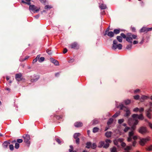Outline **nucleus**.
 Masks as SVG:
<instances>
[{
    "label": "nucleus",
    "instance_id": "nucleus-1",
    "mask_svg": "<svg viewBox=\"0 0 152 152\" xmlns=\"http://www.w3.org/2000/svg\"><path fill=\"white\" fill-rule=\"evenodd\" d=\"M134 132L133 131L130 132L129 133L128 137L127 139V141L128 142H131L132 141V139L134 140L132 142V145H130L129 146H127L124 148L125 151H129L131 150L132 146L135 147L136 144V140L137 139V136L134 135Z\"/></svg>",
    "mask_w": 152,
    "mask_h": 152
},
{
    "label": "nucleus",
    "instance_id": "nucleus-2",
    "mask_svg": "<svg viewBox=\"0 0 152 152\" xmlns=\"http://www.w3.org/2000/svg\"><path fill=\"white\" fill-rule=\"evenodd\" d=\"M118 108H120L121 110H123L126 112L124 116L127 118L131 114V112L129 109L127 107L124 105L122 103L120 104L117 107Z\"/></svg>",
    "mask_w": 152,
    "mask_h": 152
},
{
    "label": "nucleus",
    "instance_id": "nucleus-3",
    "mask_svg": "<svg viewBox=\"0 0 152 152\" xmlns=\"http://www.w3.org/2000/svg\"><path fill=\"white\" fill-rule=\"evenodd\" d=\"M117 44L118 42L116 40H114L113 41V46L112 47L113 49L115 50L118 48L119 50H121L122 49V45L121 44Z\"/></svg>",
    "mask_w": 152,
    "mask_h": 152
},
{
    "label": "nucleus",
    "instance_id": "nucleus-4",
    "mask_svg": "<svg viewBox=\"0 0 152 152\" xmlns=\"http://www.w3.org/2000/svg\"><path fill=\"white\" fill-rule=\"evenodd\" d=\"M138 131L142 134H145L149 132L146 127L144 126L140 127L138 129Z\"/></svg>",
    "mask_w": 152,
    "mask_h": 152
},
{
    "label": "nucleus",
    "instance_id": "nucleus-5",
    "mask_svg": "<svg viewBox=\"0 0 152 152\" xmlns=\"http://www.w3.org/2000/svg\"><path fill=\"white\" fill-rule=\"evenodd\" d=\"M150 140V138L149 137H148L146 138H140L139 143L141 145L143 146Z\"/></svg>",
    "mask_w": 152,
    "mask_h": 152
},
{
    "label": "nucleus",
    "instance_id": "nucleus-6",
    "mask_svg": "<svg viewBox=\"0 0 152 152\" xmlns=\"http://www.w3.org/2000/svg\"><path fill=\"white\" fill-rule=\"evenodd\" d=\"M132 116L133 119L138 118L140 120H142L144 119V117L142 114L139 115L137 114H133L132 115Z\"/></svg>",
    "mask_w": 152,
    "mask_h": 152
},
{
    "label": "nucleus",
    "instance_id": "nucleus-7",
    "mask_svg": "<svg viewBox=\"0 0 152 152\" xmlns=\"http://www.w3.org/2000/svg\"><path fill=\"white\" fill-rule=\"evenodd\" d=\"M70 46L71 48L76 50L80 48V45L77 42H74L72 43Z\"/></svg>",
    "mask_w": 152,
    "mask_h": 152
},
{
    "label": "nucleus",
    "instance_id": "nucleus-8",
    "mask_svg": "<svg viewBox=\"0 0 152 152\" xmlns=\"http://www.w3.org/2000/svg\"><path fill=\"white\" fill-rule=\"evenodd\" d=\"M23 137L24 138V142H25L26 144L28 145L30 144V135L28 134H26L25 136H23Z\"/></svg>",
    "mask_w": 152,
    "mask_h": 152
},
{
    "label": "nucleus",
    "instance_id": "nucleus-9",
    "mask_svg": "<svg viewBox=\"0 0 152 152\" xmlns=\"http://www.w3.org/2000/svg\"><path fill=\"white\" fill-rule=\"evenodd\" d=\"M22 73H20L16 74L15 75V79L18 82H20L23 79V78L22 77Z\"/></svg>",
    "mask_w": 152,
    "mask_h": 152
},
{
    "label": "nucleus",
    "instance_id": "nucleus-10",
    "mask_svg": "<svg viewBox=\"0 0 152 152\" xmlns=\"http://www.w3.org/2000/svg\"><path fill=\"white\" fill-rule=\"evenodd\" d=\"M152 112L151 108H149L145 110V113L146 116L150 119L152 118L151 112Z\"/></svg>",
    "mask_w": 152,
    "mask_h": 152
},
{
    "label": "nucleus",
    "instance_id": "nucleus-11",
    "mask_svg": "<svg viewBox=\"0 0 152 152\" xmlns=\"http://www.w3.org/2000/svg\"><path fill=\"white\" fill-rule=\"evenodd\" d=\"M29 10L31 11L38 12L39 11V9L34 5H30L29 7Z\"/></svg>",
    "mask_w": 152,
    "mask_h": 152
},
{
    "label": "nucleus",
    "instance_id": "nucleus-12",
    "mask_svg": "<svg viewBox=\"0 0 152 152\" xmlns=\"http://www.w3.org/2000/svg\"><path fill=\"white\" fill-rule=\"evenodd\" d=\"M152 30V27L147 28L145 27H143L140 30V32L142 33L145 32L147 33V32Z\"/></svg>",
    "mask_w": 152,
    "mask_h": 152
},
{
    "label": "nucleus",
    "instance_id": "nucleus-13",
    "mask_svg": "<svg viewBox=\"0 0 152 152\" xmlns=\"http://www.w3.org/2000/svg\"><path fill=\"white\" fill-rule=\"evenodd\" d=\"M106 35H107L110 37L112 38L114 37V34L113 32L110 31L107 33H105L104 35L105 36Z\"/></svg>",
    "mask_w": 152,
    "mask_h": 152
},
{
    "label": "nucleus",
    "instance_id": "nucleus-14",
    "mask_svg": "<svg viewBox=\"0 0 152 152\" xmlns=\"http://www.w3.org/2000/svg\"><path fill=\"white\" fill-rule=\"evenodd\" d=\"M10 140H8L4 142L2 144L3 147V148H7L8 145H9L10 144Z\"/></svg>",
    "mask_w": 152,
    "mask_h": 152
},
{
    "label": "nucleus",
    "instance_id": "nucleus-15",
    "mask_svg": "<svg viewBox=\"0 0 152 152\" xmlns=\"http://www.w3.org/2000/svg\"><path fill=\"white\" fill-rule=\"evenodd\" d=\"M123 141V140L122 139L118 138L117 139H115L114 140V144L118 146V142H121Z\"/></svg>",
    "mask_w": 152,
    "mask_h": 152
},
{
    "label": "nucleus",
    "instance_id": "nucleus-16",
    "mask_svg": "<svg viewBox=\"0 0 152 152\" xmlns=\"http://www.w3.org/2000/svg\"><path fill=\"white\" fill-rule=\"evenodd\" d=\"M74 126L77 127H81L83 126V124L81 122H76L74 124Z\"/></svg>",
    "mask_w": 152,
    "mask_h": 152
},
{
    "label": "nucleus",
    "instance_id": "nucleus-17",
    "mask_svg": "<svg viewBox=\"0 0 152 152\" xmlns=\"http://www.w3.org/2000/svg\"><path fill=\"white\" fill-rule=\"evenodd\" d=\"M50 61L54 63L56 65H58L59 64V63L58 61L53 58H50Z\"/></svg>",
    "mask_w": 152,
    "mask_h": 152
},
{
    "label": "nucleus",
    "instance_id": "nucleus-18",
    "mask_svg": "<svg viewBox=\"0 0 152 152\" xmlns=\"http://www.w3.org/2000/svg\"><path fill=\"white\" fill-rule=\"evenodd\" d=\"M112 133L111 132L107 131L105 133V136L107 138L110 137L111 136Z\"/></svg>",
    "mask_w": 152,
    "mask_h": 152
},
{
    "label": "nucleus",
    "instance_id": "nucleus-19",
    "mask_svg": "<svg viewBox=\"0 0 152 152\" xmlns=\"http://www.w3.org/2000/svg\"><path fill=\"white\" fill-rule=\"evenodd\" d=\"M31 0H26V2L22 0L21 2L25 4L30 5H31V3L30 2Z\"/></svg>",
    "mask_w": 152,
    "mask_h": 152
},
{
    "label": "nucleus",
    "instance_id": "nucleus-20",
    "mask_svg": "<svg viewBox=\"0 0 152 152\" xmlns=\"http://www.w3.org/2000/svg\"><path fill=\"white\" fill-rule=\"evenodd\" d=\"M126 41L130 44H132V38L131 37H127L126 38Z\"/></svg>",
    "mask_w": 152,
    "mask_h": 152
},
{
    "label": "nucleus",
    "instance_id": "nucleus-21",
    "mask_svg": "<svg viewBox=\"0 0 152 152\" xmlns=\"http://www.w3.org/2000/svg\"><path fill=\"white\" fill-rule=\"evenodd\" d=\"M40 57V55H37L36 57L33 60V63H36L37 60H38L39 61V58Z\"/></svg>",
    "mask_w": 152,
    "mask_h": 152
},
{
    "label": "nucleus",
    "instance_id": "nucleus-22",
    "mask_svg": "<svg viewBox=\"0 0 152 152\" xmlns=\"http://www.w3.org/2000/svg\"><path fill=\"white\" fill-rule=\"evenodd\" d=\"M117 40L120 42H121L122 41V38L121 36H117L116 37Z\"/></svg>",
    "mask_w": 152,
    "mask_h": 152
},
{
    "label": "nucleus",
    "instance_id": "nucleus-23",
    "mask_svg": "<svg viewBox=\"0 0 152 152\" xmlns=\"http://www.w3.org/2000/svg\"><path fill=\"white\" fill-rule=\"evenodd\" d=\"M91 142H88L86 144V147L88 148H90V147H91Z\"/></svg>",
    "mask_w": 152,
    "mask_h": 152
},
{
    "label": "nucleus",
    "instance_id": "nucleus-24",
    "mask_svg": "<svg viewBox=\"0 0 152 152\" xmlns=\"http://www.w3.org/2000/svg\"><path fill=\"white\" fill-rule=\"evenodd\" d=\"M80 133H76L74 135V137L75 139L78 138V137L80 136Z\"/></svg>",
    "mask_w": 152,
    "mask_h": 152
},
{
    "label": "nucleus",
    "instance_id": "nucleus-25",
    "mask_svg": "<svg viewBox=\"0 0 152 152\" xmlns=\"http://www.w3.org/2000/svg\"><path fill=\"white\" fill-rule=\"evenodd\" d=\"M113 33L114 34H118L120 32V29H115L113 31Z\"/></svg>",
    "mask_w": 152,
    "mask_h": 152
},
{
    "label": "nucleus",
    "instance_id": "nucleus-26",
    "mask_svg": "<svg viewBox=\"0 0 152 152\" xmlns=\"http://www.w3.org/2000/svg\"><path fill=\"white\" fill-rule=\"evenodd\" d=\"M120 112L119 111L117 112L113 116V117L114 118L117 117L120 114Z\"/></svg>",
    "mask_w": 152,
    "mask_h": 152
},
{
    "label": "nucleus",
    "instance_id": "nucleus-27",
    "mask_svg": "<svg viewBox=\"0 0 152 152\" xmlns=\"http://www.w3.org/2000/svg\"><path fill=\"white\" fill-rule=\"evenodd\" d=\"M104 142L103 141H101L99 142L98 147L101 148L102 146L103 147L104 145Z\"/></svg>",
    "mask_w": 152,
    "mask_h": 152
},
{
    "label": "nucleus",
    "instance_id": "nucleus-28",
    "mask_svg": "<svg viewBox=\"0 0 152 152\" xmlns=\"http://www.w3.org/2000/svg\"><path fill=\"white\" fill-rule=\"evenodd\" d=\"M39 78V77H38L32 79H31V82H35L37 81Z\"/></svg>",
    "mask_w": 152,
    "mask_h": 152
},
{
    "label": "nucleus",
    "instance_id": "nucleus-29",
    "mask_svg": "<svg viewBox=\"0 0 152 152\" xmlns=\"http://www.w3.org/2000/svg\"><path fill=\"white\" fill-rule=\"evenodd\" d=\"M111 152H117L116 148L115 147H113L110 149Z\"/></svg>",
    "mask_w": 152,
    "mask_h": 152
},
{
    "label": "nucleus",
    "instance_id": "nucleus-30",
    "mask_svg": "<svg viewBox=\"0 0 152 152\" xmlns=\"http://www.w3.org/2000/svg\"><path fill=\"white\" fill-rule=\"evenodd\" d=\"M113 121V119L112 118H110L107 122L108 125H109L111 124Z\"/></svg>",
    "mask_w": 152,
    "mask_h": 152
},
{
    "label": "nucleus",
    "instance_id": "nucleus-31",
    "mask_svg": "<svg viewBox=\"0 0 152 152\" xmlns=\"http://www.w3.org/2000/svg\"><path fill=\"white\" fill-rule=\"evenodd\" d=\"M132 44H131L130 45H128L126 46V49H128V50H130L132 48Z\"/></svg>",
    "mask_w": 152,
    "mask_h": 152
},
{
    "label": "nucleus",
    "instance_id": "nucleus-32",
    "mask_svg": "<svg viewBox=\"0 0 152 152\" xmlns=\"http://www.w3.org/2000/svg\"><path fill=\"white\" fill-rule=\"evenodd\" d=\"M124 102H125V104L127 105L129 104L130 103L131 101L130 100L127 99V100H125L124 101Z\"/></svg>",
    "mask_w": 152,
    "mask_h": 152
},
{
    "label": "nucleus",
    "instance_id": "nucleus-33",
    "mask_svg": "<svg viewBox=\"0 0 152 152\" xmlns=\"http://www.w3.org/2000/svg\"><path fill=\"white\" fill-rule=\"evenodd\" d=\"M99 129L98 128L95 127L93 129V132L94 133H96L98 131Z\"/></svg>",
    "mask_w": 152,
    "mask_h": 152
},
{
    "label": "nucleus",
    "instance_id": "nucleus-34",
    "mask_svg": "<svg viewBox=\"0 0 152 152\" xmlns=\"http://www.w3.org/2000/svg\"><path fill=\"white\" fill-rule=\"evenodd\" d=\"M134 122L133 123V124L134 125L136 126L137 125L139 122V121L136 118L134 119Z\"/></svg>",
    "mask_w": 152,
    "mask_h": 152
},
{
    "label": "nucleus",
    "instance_id": "nucleus-35",
    "mask_svg": "<svg viewBox=\"0 0 152 152\" xmlns=\"http://www.w3.org/2000/svg\"><path fill=\"white\" fill-rule=\"evenodd\" d=\"M100 7L101 9H105L106 8V6L104 4H102L100 6Z\"/></svg>",
    "mask_w": 152,
    "mask_h": 152
},
{
    "label": "nucleus",
    "instance_id": "nucleus-36",
    "mask_svg": "<svg viewBox=\"0 0 152 152\" xmlns=\"http://www.w3.org/2000/svg\"><path fill=\"white\" fill-rule=\"evenodd\" d=\"M132 40L133 39H138V37L137 35L132 34Z\"/></svg>",
    "mask_w": 152,
    "mask_h": 152
},
{
    "label": "nucleus",
    "instance_id": "nucleus-37",
    "mask_svg": "<svg viewBox=\"0 0 152 152\" xmlns=\"http://www.w3.org/2000/svg\"><path fill=\"white\" fill-rule=\"evenodd\" d=\"M52 7L50 5H46L45 6V9L50 10L51 8Z\"/></svg>",
    "mask_w": 152,
    "mask_h": 152
},
{
    "label": "nucleus",
    "instance_id": "nucleus-38",
    "mask_svg": "<svg viewBox=\"0 0 152 152\" xmlns=\"http://www.w3.org/2000/svg\"><path fill=\"white\" fill-rule=\"evenodd\" d=\"M19 146H20V145L17 142H16L15 143V147L16 149H18L19 147Z\"/></svg>",
    "mask_w": 152,
    "mask_h": 152
},
{
    "label": "nucleus",
    "instance_id": "nucleus-39",
    "mask_svg": "<svg viewBox=\"0 0 152 152\" xmlns=\"http://www.w3.org/2000/svg\"><path fill=\"white\" fill-rule=\"evenodd\" d=\"M96 145L95 143H93L92 145H91V147L93 149H94L96 147Z\"/></svg>",
    "mask_w": 152,
    "mask_h": 152
},
{
    "label": "nucleus",
    "instance_id": "nucleus-40",
    "mask_svg": "<svg viewBox=\"0 0 152 152\" xmlns=\"http://www.w3.org/2000/svg\"><path fill=\"white\" fill-rule=\"evenodd\" d=\"M98 121L96 119H94L93 121V124L94 125H95L97 124L98 123Z\"/></svg>",
    "mask_w": 152,
    "mask_h": 152
},
{
    "label": "nucleus",
    "instance_id": "nucleus-41",
    "mask_svg": "<svg viewBox=\"0 0 152 152\" xmlns=\"http://www.w3.org/2000/svg\"><path fill=\"white\" fill-rule=\"evenodd\" d=\"M9 148L11 151H13L14 150V147L12 144H10L9 145Z\"/></svg>",
    "mask_w": 152,
    "mask_h": 152
},
{
    "label": "nucleus",
    "instance_id": "nucleus-42",
    "mask_svg": "<svg viewBox=\"0 0 152 152\" xmlns=\"http://www.w3.org/2000/svg\"><path fill=\"white\" fill-rule=\"evenodd\" d=\"M109 146V143H105L104 145L103 146V148H108Z\"/></svg>",
    "mask_w": 152,
    "mask_h": 152
},
{
    "label": "nucleus",
    "instance_id": "nucleus-43",
    "mask_svg": "<svg viewBox=\"0 0 152 152\" xmlns=\"http://www.w3.org/2000/svg\"><path fill=\"white\" fill-rule=\"evenodd\" d=\"M130 129V127L126 126L124 129V131L125 132H127Z\"/></svg>",
    "mask_w": 152,
    "mask_h": 152
},
{
    "label": "nucleus",
    "instance_id": "nucleus-44",
    "mask_svg": "<svg viewBox=\"0 0 152 152\" xmlns=\"http://www.w3.org/2000/svg\"><path fill=\"white\" fill-rule=\"evenodd\" d=\"M45 58L44 57H41L39 58V62H42L44 61Z\"/></svg>",
    "mask_w": 152,
    "mask_h": 152
},
{
    "label": "nucleus",
    "instance_id": "nucleus-45",
    "mask_svg": "<svg viewBox=\"0 0 152 152\" xmlns=\"http://www.w3.org/2000/svg\"><path fill=\"white\" fill-rule=\"evenodd\" d=\"M124 121V120L123 119H119L118 120V123L119 124H121Z\"/></svg>",
    "mask_w": 152,
    "mask_h": 152
},
{
    "label": "nucleus",
    "instance_id": "nucleus-46",
    "mask_svg": "<svg viewBox=\"0 0 152 152\" xmlns=\"http://www.w3.org/2000/svg\"><path fill=\"white\" fill-rule=\"evenodd\" d=\"M16 141L18 143H21L23 142V140L22 139H18Z\"/></svg>",
    "mask_w": 152,
    "mask_h": 152
},
{
    "label": "nucleus",
    "instance_id": "nucleus-47",
    "mask_svg": "<svg viewBox=\"0 0 152 152\" xmlns=\"http://www.w3.org/2000/svg\"><path fill=\"white\" fill-rule=\"evenodd\" d=\"M121 36L122 37V38L123 37L124 39L126 38L127 37H126V35L123 33L121 34Z\"/></svg>",
    "mask_w": 152,
    "mask_h": 152
},
{
    "label": "nucleus",
    "instance_id": "nucleus-48",
    "mask_svg": "<svg viewBox=\"0 0 152 152\" xmlns=\"http://www.w3.org/2000/svg\"><path fill=\"white\" fill-rule=\"evenodd\" d=\"M46 51L49 55H51L52 54V53L51 50L48 49L46 50Z\"/></svg>",
    "mask_w": 152,
    "mask_h": 152
},
{
    "label": "nucleus",
    "instance_id": "nucleus-49",
    "mask_svg": "<svg viewBox=\"0 0 152 152\" xmlns=\"http://www.w3.org/2000/svg\"><path fill=\"white\" fill-rule=\"evenodd\" d=\"M147 150L148 151H151L152 150V145H150L147 148Z\"/></svg>",
    "mask_w": 152,
    "mask_h": 152
},
{
    "label": "nucleus",
    "instance_id": "nucleus-50",
    "mask_svg": "<svg viewBox=\"0 0 152 152\" xmlns=\"http://www.w3.org/2000/svg\"><path fill=\"white\" fill-rule=\"evenodd\" d=\"M140 96L139 95H137L134 96V98L135 99L138 100L139 99Z\"/></svg>",
    "mask_w": 152,
    "mask_h": 152
},
{
    "label": "nucleus",
    "instance_id": "nucleus-51",
    "mask_svg": "<svg viewBox=\"0 0 152 152\" xmlns=\"http://www.w3.org/2000/svg\"><path fill=\"white\" fill-rule=\"evenodd\" d=\"M141 99H142L143 100H145V99H147L148 98V97L146 96H142V97H141Z\"/></svg>",
    "mask_w": 152,
    "mask_h": 152
},
{
    "label": "nucleus",
    "instance_id": "nucleus-52",
    "mask_svg": "<svg viewBox=\"0 0 152 152\" xmlns=\"http://www.w3.org/2000/svg\"><path fill=\"white\" fill-rule=\"evenodd\" d=\"M105 142L106 143H110L111 142V141L109 139H106L105 140Z\"/></svg>",
    "mask_w": 152,
    "mask_h": 152
},
{
    "label": "nucleus",
    "instance_id": "nucleus-53",
    "mask_svg": "<svg viewBox=\"0 0 152 152\" xmlns=\"http://www.w3.org/2000/svg\"><path fill=\"white\" fill-rule=\"evenodd\" d=\"M74 61H75V60L74 59L71 58V59H70L68 61V62L69 63H73V62H74Z\"/></svg>",
    "mask_w": 152,
    "mask_h": 152
},
{
    "label": "nucleus",
    "instance_id": "nucleus-54",
    "mask_svg": "<svg viewBox=\"0 0 152 152\" xmlns=\"http://www.w3.org/2000/svg\"><path fill=\"white\" fill-rule=\"evenodd\" d=\"M139 108L138 107H136L133 109V111L135 112H137L139 111Z\"/></svg>",
    "mask_w": 152,
    "mask_h": 152
},
{
    "label": "nucleus",
    "instance_id": "nucleus-55",
    "mask_svg": "<svg viewBox=\"0 0 152 152\" xmlns=\"http://www.w3.org/2000/svg\"><path fill=\"white\" fill-rule=\"evenodd\" d=\"M131 29L132 31L133 32H135L136 31V28L134 27H131Z\"/></svg>",
    "mask_w": 152,
    "mask_h": 152
},
{
    "label": "nucleus",
    "instance_id": "nucleus-56",
    "mask_svg": "<svg viewBox=\"0 0 152 152\" xmlns=\"http://www.w3.org/2000/svg\"><path fill=\"white\" fill-rule=\"evenodd\" d=\"M76 140V143L77 144H79L80 143V139L79 138H77V139H75Z\"/></svg>",
    "mask_w": 152,
    "mask_h": 152
},
{
    "label": "nucleus",
    "instance_id": "nucleus-57",
    "mask_svg": "<svg viewBox=\"0 0 152 152\" xmlns=\"http://www.w3.org/2000/svg\"><path fill=\"white\" fill-rule=\"evenodd\" d=\"M121 142V146L123 147H125L126 145V143L124 142H122V141Z\"/></svg>",
    "mask_w": 152,
    "mask_h": 152
},
{
    "label": "nucleus",
    "instance_id": "nucleus-58",
    "mask_svg": "<svg viewBox=\"0 0 152 152\" xmlns=\"http://www.w3.org/2000/svg\"><path fill=\"white\" fill-rule=\"evenodd\" d=\"M144 110V109L143 108L141 107L140 109H139V111L140 113H141Z\"/></svg>",
    "mask_w": 152,
    "mask_h": 152
},
{
    "label": "nucleus",
    "instance_id": "nucleus-59",
    "mask_svg": "<svg viewBox=\"0 0 152 152\" xmlns=\"http://www.w3.org/2000/svg\"><path fill=\"white\" fill-rule=\"evenodd\" d=\"M54 117H56V118L58 119H59L60 118H62V117L61 116H57L56 115H54Z\"/></svg>",
    "mask_w": 152,
    "mask_h": 152
},
{
    "label": "nucleus",
    "instance_id": "nucleus-60",
    "mask_svg": "<svg viewBox=\"0 0 152 152\" xmlns=\"http://www.w3.org/2000/svg\"><path fill=\"white\" fill-rule=\"evenodd\" d=\"M56 141L59 144H60L61 142V140L59 139H57L56 140Z\"/></svg>",
    "mask_w": 152,
    "mask_h": 152
},
{
    "label": "nucleus",
    "instance_id": "nucleus-61",
    "mask_svg": "<svg viewBox=\"0 0 152 152\" xmlns=\"http://www.w3.org/2000/svg\"><path fill=\"white\" fill-rule=\"evenodd\" d=\"M67 50L66 48H65L64 49V51H63V53L64 54H65L67 53Z\"/></svg>",
    "mask_w": 152,
    "mask_h": 152
},
{
    "label": "nucleus",
    "instance_id": "nucleus-62",
    "mask_svg": "<svg viewBox=\"0 0 152 152\" xmlns=\"http://www.w3.org/2000/svg\"><path fill=\"white\" fill-rule=\"evenodd\" d=\"M136 126L134 125H133V126L132 127V129L133 131L134 130L136 129Z\"/></svg>",
    "mask_w": 152,
    "mask_h": 152
},
{
    "label": "nucleus",
    "instance_id": "nucleus-63",
    "mask_svg": "<svg viewBox=\"0 0 152 152\" xmlns=\"http://www.w3.org/2000/svg\"><path fill=\"white\" fill-rule=\"evenodd\" d=\"M132 34L131 33H128L127 34V37H132Z\"/></svg>",
    "mask_w": 152,
    "mask_h": 152
},
{
    "label": "nucleus",
    "instance_id": "nucleus-64",
    "mask_svg": "<svg viewBox=\"0 0 152 152\" xmlns=\"http://www.w3.org/2000/svg\"><path fill=\"white\" fill-rule=\"evenodd\" d=\"M148 125L152 129V124H151L150 122H149L148 123Z\"/></svg>",
    "mask_w": 152,
    "mask_h": 152
}]
</instances>
